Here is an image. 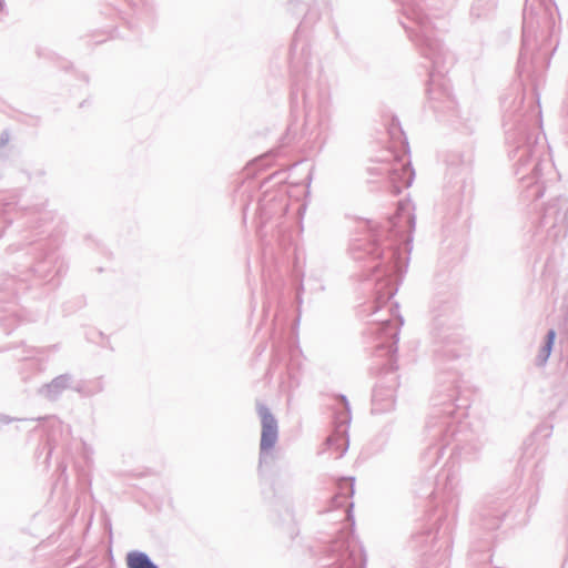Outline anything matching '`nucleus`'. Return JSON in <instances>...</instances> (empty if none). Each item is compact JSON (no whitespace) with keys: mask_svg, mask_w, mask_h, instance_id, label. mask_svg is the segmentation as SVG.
I'll return each mask as SVG.
<instances>
[{"mask_svg":"<svg viewBox=\"0 0 568 568\" xmlns=\"http://www.w3.org/2000/svg\"><path fill=\"white\" fill-rule=\"evenodd\" d=\"M262 422L261 450H271L277 440V423L274 416L263 408L260 412Z\"/></svg>","mask_w":568,"mask_h":568,"instance_id":"1","label":"nucleus"},{"mask_svg":"<svg viewBox=\"0 0 568 568\" xmlns=\"http://www.w3.org/2000/svg\"><path fill=\"white\" fill-rule=\"evenodd\" d=\"M126 565L129 568H158L145 554L139 551L128 554Z\"/></svg>","mask_w":568,"mask_h":568,"instance_id":"2","label":"nucleus"},{"mask_svg":"<svg viewBox=\"0 0 568 568\" xmlns=\"http://www.w3.org/2000/svg\"><path fill=\"white\" fill-rule=\"evenodd\" d=\"M555 332L554 331H549L548 334H547V343H546V346H545V349H544V359H546L549 355H550V352H551V347H552V344L555 342Z\"/></svg>","mask_w":568,"mask_h":568,"instance_id":"3","label":"nucleus"}]
</instances>
